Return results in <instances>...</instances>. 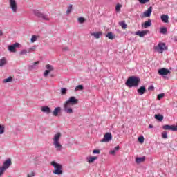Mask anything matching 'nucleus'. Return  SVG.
I'll list each match as a JSON object with an SVG mask.
<instances>
[{"mask_svg":"<svg viewBox=\"0 0 177 177\" xmlns=\"http://www.w3.org/2000/svg\"><path fill=\"white\" fill-rule=\"evenodd\" d=\"M77 21L78 23H80V24H83V23H85L86 21V19L85 18L82 17H80L77 19Z\"/></svg>","mask_w":177,"mask_h":177,"instance_id":"30","label":"nucleus"},{"mask_svg":"<svg viewBox=\"0 0 177 177\" xmlns=\"http://www.w3.org/2000/svg\"><path fill=\"white\" fill-rule=\"evenodd\" d=\"M95 160H97V156H91L87 158V161L88 162H89V164H92L93 162H95Z\"/></svg>","mask_w":177,"mask_h":177,"instance_id":"24","label":"nucleus"},{"mask_svg":"<svg viewBox=\"0 0 177 177\" xmlns=\"http://www.w3.org/2000/svg\"><path fill=\"white\" fill-rule=\"evenodd\" d=\"M138 142L143 143L145 142V137H143V136L138 137Z\"/></svg>","mask_w":177,"mask_h":177,"instance_id":"41","label":"nucleus"},{"mask_svg":"<svg viewBox=\"0 0 177 177\" xmlns=\"http://www.w3.org/2000/svg\"><path fill=\"white\" fill-rule=\"evenodd\" d=\"M32 176H35V172L34 171H31L30 174H28L27 177H32Z\"/></svg>","mask_w":177,"mask_h":177,"instance_id":"45","label":"nucleus"},{"mask_svg":"<svg viewBox=\"0 0 177 177\" xmlns=\"http://www.w3.org/2000/svg\"><path fill=\"white\" fill-rule=\"evenodd\" d=\"M19 46H20V44L19 43H15L12 45H10L8 46V50L9 52L15 53V52H16V48H19Z\"/></svg>","mask_w":177,"mask_h":177,"instance_id":"12","label":"nucleus"},{"mask_svg":"<svg viewBox=\"0 0 177 177\" xmlns=\"http://www.w3.org/2000/svg\"><path fill=\"white\" fill-rule=\"evenodd\" d=\"M158 74L161 75L162 77H165V75H168V74H171V71L169 69H167L166 68H162L158 70Z\"/></svg>","mask_w":177,"mask_h":177,"instance_id":"9","label":"nucleus"},{"mask_svg":"<svg viewBox=\"0 0 177 177\" xmlns=\"http://www.w3.org/2000/svg\"><path fill=\"white\" fill-rule=\"evenodd\" d=\"M72 10H73V6L71 4H70L67 8L66 15H70V13H71Z\"/></svg>","mask_w":177,"mask_h":177,"instance_id":"34","label":"nucleus"},{"mask_svg":"<svg viewBox=\"0 0 177 177\" xmlns=\"http://www.w3.org/2000/svg\"><path fill=\"white\" fill-rule=\"evenodd\" d=\"M137 92L138 93V95L142 96V95H145L146 93V86H141L138 90Z\"/></svg>","mask_w":177,"mask_h":177,"instance_id":"16","label":"nucleus"},{"mask_svg":"<svg viewBox=\"0 0 177 177\" xmlns=\"http://www.w3.org/2000/svg\"><path fill=\"white\" fill-rule=\"evenodd\" d=\"M62 138V133L57 132L53 138V145L56 149L57 151H61L63 146L60 144V138Z\"/></svg>","mask_w":177,"mask_h":177,"instance_id":"3","label":"nucleus"},{"mask_svg":"<svg viewBox=\"0 0 177 177\" xmlns=\"http://www.w3.org/2000/svg\"><path fill=\"white\" fill-rule=\"evenodd\" d=\"M50 165L55 169L53 171V174H55V175H62V174H63V166L61 164H59L55 161H52Z\"/></svg>","mask_w":177,"mask_h":177,"instance_id":"4","label":"nucleus"},{"mask_svg":"<svg viewBox=\"0 0 177 177\" xmlns=\"http://www.w3.org/2000/svg\"><path fill=\"white\" fill-rule=\"evenodd\" d=\"M151 26V19H148L147 21H145L144 24H142V27H144V28H148V27H150Z\"/></svg>","mask_w":177,"mask_h":177,"instance_id":"20","label":"nucleus"},{"mask_svg":"<svg viewBox=\"0 0 177 177\" xmlns=\"http://www.w3.org/2000/svg\"><path fill=\"white\" fill-rule=\"evenodd\" d=\"M3 172H5V170H3L2 167L0 166V176H2V175H3Z\"/></svg>","mask_w":177,"mask_h":177,"instance_id":"48","label":"nucleus"},{"mask_svg":"<svg viewBox=\"0 0 177 177\" xmlns=\"http://www.w3.org/2000/svg\"><path fill=\"white\" fill-rule=\"evenodd\" d=\"M37 38L38 37L36 35H32L30 39V42H32V44H34V42L37 41Z\"/></svg>","mask_w":177,"mask_h":177,"instance_id":"38","label":"nucleus"},{"mask_svg":"<svg viewBox=\"0 0 177 177\" xmlns=\"http://www.w3.org/2000/svg\"><path fill=\"white\" fill-rule=\"evenodd\" d=\"M21 130L20 129L17 128L15 129V131L14 132V135H17V132H21Z\"/></svg>","mask_w":177,"mask_h":177,"instance_id":"47","label":"nucleus"},{"mask_svg":"<svg viewBox=\"0 0 177 177\" xmlns=\"http://www.w3.org/2000/svg\"><path fill=\"white\" fill-rule=\"evenodd\" d=\"M148 91H154V86L151 85V86L148 88Z\"/></svg>","mask_w":177,"mask_h":177,"instance_id":"50","label":"nucleus"},{"mask_svg":"<svg viewBox=\"0 0 177 177\" xmlns=\"http://www.w3.org/2000/svg\"><path fill=\"white\" fill-rule=\"evenodd\" d=\"M63 52H68V50H70V49H68V47H64L62 48Z\"/></svg>","mask_w":177,"mask_h":177,"instance_id":"49","label":"nucleus"},{"mask_svg":"<svg viewBox=\"0 0 177 177\" xmlns=\"http://www.w3.org/2000/svg\"><path fill=\"white\" fill-rule=\"evenodd\" d=\"M139 84H140V78L136 76L129 77L125 82V85L129 88H136L139 86Z\"/></svg>","mask_w":177,"mask_h":177,"instance_id":"2","label":"nucleus"},{"mask_svg":"<svg viewBox=\"0 0 177 177\" xmlns=\"http://www.w3.org/2000/svg\"><path fill=\"white\" fill-rule=\"evenodd\" d=\"M160 19L163 23H168L169 22L168 19H169V16L167 15H161Z\"/></svg>","mask_w":177,"mask_h":177,"instance_id":"22","label":"nucleus"},{"mask_svg":"<svg viewBox=\"0 0 177 177\" xmlns=\"http://www.w3.org/2000/svg\"><path fill=\"white\" fill-rule=\"evenodd\" d=\"M162 139H168V132L165 131L161 133Z\"/></svg>","mask_w":177,"mask_h":177,"instance_id":"29","label":"nucleus"},{"mask_svg":"<svg viewBox=\"0 0 177 177\" xmlns=\"http://www.w3.org/2000/svg\"><path fill=\"white\" fill-rule=\"evenodd\" d=\"M151 12H153V7L150 6L147 10L144 12V17H150V16H151Z\"/></svg>","mask_w":177,"mask_h":177,"instance_id":"13","label":"nucleus"},{"mask_svg":"<svg viewBox=\"0 0 177 177\" xmlns=\"http://www.w3.org/2000/svg\"><path fill=\"white\" fill-rule=\"evenodd\" d=\"M145 161H146V156L136 158V164H140L142 162H145Z\"/></svg>","mask_w":177,"mask_h":177,"instance_id":"19","label":"nucleus"},{"mask_svg":"<svg viewBox=\"0 0 177 177\" xmlns=\"http://www.w3.org/2000/svg\"><path fill=\"white\" fill-rule=\"evenodd\" d=\"M28 53V50H22L20 51L19 55H27Z\"/></svg>","mask_w":177,"mask_h":177,"instance_id":"43","label":"nucleus"},{"mask_svg":"<svg viewBox=\"0 0 177 177\" xmlns=\"http://www.w3.org/2000/svg\"><path fill=\"white\" fill-rule=\"evenodd\" d=\"M106 38H109V39H114L115 38V35L113 34V32H108L106 35Z\"/></svg>","mask_w":177,"mask_h":177,"instance_id":"27","label":"nucleus"},{"mask_svg":"<svg viewBox=\"0 0 177 177\" xmlns=\"http://www.w3.org/2000/svg\"><path fill=\"white\" fill-rule=\"evenodd\" d=\"M154 118L155 120H157L158 121H162L164 120V115H161V114H156L154 115Z\"/></svg>","mask_w":177,"mask_h":177,"instance_id":"23","label":"nucleus"},{"mask_svg":"<svg viewBox=\"0 0 177 177\" xmlns=\"http://www.w3.org/2000/svg\"><path fill=\"white\" fill-rule=\"evenodd\" d=\"M121 8H122V5L118 3L115 6V10L116 12H121Z\"/></svg>","mask_w":177,"mask_h":177,"instance_id":"35","label":"nucleus"},{"mask_svg":"<svg viewBox=\"0 0 177 177\" xmlns=\"http://www.w3.org/2000/svg\"><path fill=\"white\" fill-rule=\"evenodd\" d=\"M62 108L60 106L56 107L51 113L54 117H57L59 113H61Z\"/></svg>","mask_w":177,"mask_h":177,"instance_id":"15","label":"nucleus"},{"mask_svg":"<svg viewBox=\"0 0 177 177\" xmlns=\"http://www.w3.org/2000/svg\"><path fill=\"white\" fill-rule=\"evenodd\" d=\"M91 37H94L95 39H99L100 37H102V32H93L91 33Z\"/></svg>","mask_w":177,"mask_h":177,"instance_id":"21","label":"nucleus"},{"mask_svg":"<svg viewBox=\"0 0 177 177\" xmlns=\"http://www.w3.org/2000/svg\"><path fill=\"white\" fill-rule=\"evenodd\" d=\"M138 1L141 3V5H145V3L150 2V0H138Z\"/></svg>","mask_w":177,"mask_h":177,"instance_id":"42","label":"nucleus"},{"mask_svg":"<svg viewBox=\"0 0 177 177\" xmlns=\"http://www.w3.org/2000/svg\"><path fill=\"white\" fill-rule=\"evenodd\" d=\"M38 64H39V61H37L34 62L32 65H29V70H35L36 68H38Z\"/></svg>","mask_w":177,"mask_h":177,"instance_id":"18","label":"nucleus"},{"mask_svg":"<svg viewBox=\"0 0 177 177\" xmlns=\"http://www.w3.org/2000/svg\"><path fill=\"white\" fill-rule=\"evenodd\" d=\"M78 99L75 98V97H70L69 99L64 104V113L66 114H73L74 111L73 110V108H71V106H75V104H78Z\"/></svg>","mask_w":177,"mask_h":177,"instance_id":"1","label":"nucleus"},{"mask_svg":"<svg viewBox=\"0 0 177 177\" xmlns=\"http://www.w3.org/2000/svg\"><path fill=\"white\" fill-rule=\"evenodd\" d=\"M115 151H118V150H120V146H116L114 147V149H113Z\"/></svg>","mask_w":177,"mask_h":177,"instance_id":"51","label":"nucleus"},{"mask_svg":"<svg viewBox=\"0 0 177 177\" xmlns=\"http://www.w3.org/2000/svg\"><path fill=\"white\" fill-rule=\"evenodd\" d=\"M33 13L36 17H38V19H40L41 20H46L47 21H49V17H48V15L41 12V11L38 10H33Z\"/></svg>","mask_w":177,"mask_h":177,"instance_id":"5","label":"nucleus"},{"mask_svg":"<svg viewBox=\"0 0 177 177\" xmlns=\"http://www.w3.org/2000/svg\"><path fill=\"white\" fill-rule=\"evenodd\" d=\"M6 58L3 57L0 59V67H3V66H6Z\"/></svg>","mask_w":177,"mask_h":177,"instance_id":"26","label":"nucleus"},{"mask_svg":"<svg viewBox=\"0 0 177 177\" xmlns=\"http://www.w3.org/2000/svg\"><path fill=\"white\" fill-rule=\"evenodd\" d=\"M41 111L42 113H46V114H50L52 113V109L49 106H44L41 107Z\"/></svg>","mask_w":177,"mask_h":177,"instance_id":"14","label":"nucleus"},{"mask_svg":"<svg viewBox=\"0 0 177 177\" xmlns=\"http://www.w3.org/2000/svg\"><path fill=\"white\" fill-rule=\"evenodd\" d=\"M12 77H8V78H6V79H4L3 80V84H6V83H8V82H12Z\"/></svg>","mask_w":177,"mask_h":177,"instance_id":"32","label":"nucleus"},{"mask_svg":"<svg viewBox=\"0 0 177 177\" xmlns=\"http://www.w3.org/2000/svg\"><path fill=\"white\" fill-rule=\"evenodd\" d=\"M109 154H112L113 156H114L115 154V149L110 151Z\"/></svg>","mask_w":177,"mask_h":177,"instance_id":"52","label":"nucleus"},{"mask_svg":"<svg viewBox=\"0 0 177 177\" xmlns=\"http://www.w3.org/2000/svg\"><path fill=\"white\" fill-rule=\"evenodd\" d=\"M162 129H165V131H172L173 132H176L177 131V123L175 125H169V124H165L162 126Z\"/></svg>","mask_w":177,"mask_h":177,"instance_id":"8","label":"nucleus"},{"mask_svg":"<svg viewBox=\"0 0 177 177\" xmlns=\"http://www.w3.org/2000/svg\"><path fill=\"white\" fill-rule=\"evenodd\" d=\"M149 32V30H142V31H137L136 32V35H138V37H140V38H143L145 35H147V34Z\"/></svg>","mask_w":177,"mask_h":177,"instance_id":"17","label":"nucleus"},{"mask_svg":"<svg viewBox=\"0 0 177 177\" xmlns=\"http://www.w3.org/2000/svg\"><path fill=\"white\" fill-rule=\"evenodd\" d=\"M156 49L158 53H162L164 50H168V47L165 46V43H159L158 46L156 47Z\"/></svg>","mask_w":177,"mask_h":177,"instance_id":"6","label":"nucleus"},{"mask_svg":"<svg viewBox=\"0 0 177 177\" xmlns=\"http://www.w3.org/2000/svg\"><path fill=\"white\" fill-rule=\"evenodd\" d=\"M50 77H51L52 78H53V77H55V75L51 74V75H50Z\"/></svg>","mask_w":177,"mask_h":177,"instance_id":"55","label":"nucleus"},{"mask_svg":"<svg viewBox=\"0 0 177 177\" xmlns=\"http://www.w3.org/2000/svg\"><path fill=\"white\" fill-rule=\"evenodd\" d=\"M174 39L175 42H177V37H174Z\"/></svg>","mask_w":177,"mask_h":177,"instance_id":"54","label":"nucleus"},{"mask_svg":"<svg viewBox=\"0 0 177 177\" xmlns=\"http://www.w3.org/2000/svg\"><path fill=\"white\" fill-rule=\"evenodd\" d=\"M50 72L49 71H48V69H46L45 71H44V77H48V75H49V73Z\"/></svg>","mask_w":177,"mask_h":177,"instance_id":"46","label":"nucleus"},{"mask_svg":"<svg viewBox=\"0 0 177 177\" xmlns=\"http://www.w3.org/2000/svg\"><path fill=\"white\" fill-rule=\"evenodd\" d=\"M160 34H167L168 32V29L165 27L160 28Z\"/></svg>","mask_w":177,"mask_h":177,"instance_id":"28","label":"nucleus"},{"mask_svg":"<svg viewBox=\"0 0 177 177\" xmlns=\"http://www.w3.org/2000/svg\"><path fill=\"white\" fill-rule=\"evenodd\" d=\"M5 133V126L0 124V135Z\"/></svg>","mask_w":177,"mask_h":177,"instance_id":"33","label":"nucleus"},{"mask_svg":"<svg viewBox=\"0 0 177 177\" xmlns=\"http://www.w3.org/2000/svg\"><path fill=\"white\" fill-rule=\"evenodd\" d=\"M93 154H100V149H94L93 151Z\"/></svg>","mask_w":177,"mask_h":177,"instance_id":"44","label":"nucleus"},{"mask_svg":"<svg viewBox=\"0 0 177 177\" xmlns=\"http://www.w3.org/2000/svg\"><path fill=\"white\" fill-rule=\"evenodd\" d=\"M164 96H165V93H160L158 95V100H161V99H162L164 97Z\"/></svg>","mask_w":177,"mask_h":177,"instance_id":"40","label":"nucleus"},{"mask_svg":"<svg viewBox=\"0 0 177 177\" xmlns=\"http://www.w3.org/2000/svg\"><path fill=\"white\" fill-rule=\"evenodd\" d=\"M10 165H12V160H10V159L6 160L3 162V166L1 167L2 170L6 171V169H8V168H9V167H10Z\"/></svg>","mask_w":177,"mask_h":177,"instance_id":"11","label":"nucleus"},{"mask_svg":"<svg viewBox=\"0 0 177 177\" xmlns=\"http://www.w3.org/2000/svg\"><path fill=\"white\" fill-rule=\"evenodd\" d=\"M67 93V88H61V95H66Z\"/></svg>","mask_w":177,"mask_h":177,"instance_id":"39","label":"nucleus"},{"mask_svg":"<svg viewBox=\"0 0 177 177\" xmlns=\"http://www.w3.org/2000/svg\"><path fill=\"white\" fill-rule=\"evenodd\" d=\"M2 35H3V32H2V30H0V37H2Z\"/></svg>","mask_w":177,"mask_h":177,"instance_id":"53","label":"nucleus"},{"mask_svg":"<svg viewBox=\"0 0 177 177\" xmlns=\"http://www.w3.org/2000/svg\"><path fill=\"white\" fill-rule=\"evenodd\" d=\"M46 68L50 72L53 71V70H55V68H53V66H52V65L50 64H47L46 66Z\"/></svg>","mask_w":177,"mask_h":177,"instance_id":"31","label":"nucleus"},{"mask_svg":"<svg viewBox=\"0 0 177 177\" xmlns=\"http://www.w3.org/2000/svg\"><path fill=\"white\" fill-rule=\"evenodd\" d=\"M113 139V135H111V133H106L104 136L102 140H100L101 143L110 142Z\"/></svg>","mask_w":177,"mask_h":177,"instance_id":"10","label":"nucleus"},{"mask_svg":"<svg viewBox=\"0 0 177 177\" xmlns=\"http://www.w3.org/2000/svg\"><path fill=\"white\" fill-rule=\"evenodd\" d=\"M78 91H84V86L82 84H79L75 86V92H78Z\"/></svg>","mask_w":177,"mask_h":177,"instance_id":"25","label":"nucleus"},{"mask_svg":"<svg viewBox=\"0 0 177 177\" xmlns=\"http://www.w3.org/2000/svg\"><path fill=\"white\" fill-rule=\"evenodd\" d=\"M9 6L13 13L17 12V3L16 2V0H9Z\"/></svg>","mask_w":177,"mask_h":177,"instance_id":"7","label":"nucleus"},{"mask_svg":"<svg viewBox=\"0 0 177 177\" xmlns=\"http://www.w3.org/2000/svg\"><path fill=\"white\" fill-rule=\"evenodd\" d=\"M119 26H121L122 28H123L124 30L127 28V24H125V21L120 22Z\"/></svg>","mask_w":177,"mask_h":177,"instance_id":"36","label":"nucleus"},{"mask_svg":"<svg viewBox=\"0 0 177 177\" xmlns=\"http://www.w3.org/2000/svg\"><path fill=\"white\" fill-rule=\"evenodd\" d=\"M149 128H153L152 124H149Z\"/></svg>","mask_w":177,"mask_h":177,"instance_id":"56","label":"nucleus"},{"mask_svg":"<svg viewBox=\"0 0 177 177\" xmlns=\"http://www.w3.org/2000/svg\"><path fill=\"white\" fill-rule=\"evenodd\" d=\"M35 49H37V47L35 46L30 48L28 50V53H31L32 52H35Z\"/></svg>","mask_w":177,"mask_h":177,"instance_id":"37","label":"nucleus"}]
</instances>
